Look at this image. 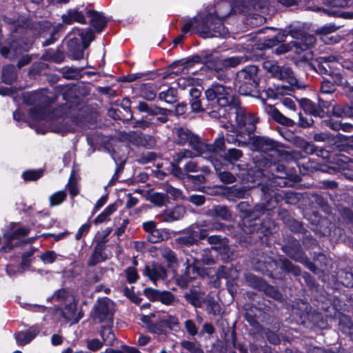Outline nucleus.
Segmentation results:
<instances>
[{
    "label": "nucleus",
    "mask_w": 353,
    "mask_h": 353,
    "mask_svg": "<svg viewBox=\"0 0 353 353\" xmlns=\"http://www.w3.org/2000/svg\"><path fill=\"white\" fill-rule=\"evenodd\" d=\"M205 94L210 103L209 105L212 108L216 105L219 107L217 111L213 110L210 113L212 117H224L228 119L232 128L234 123H236L239 128H244L249 134L254 131L256 119L254 115L247 114L240 105L232 88L221 84H213L205 90Z\"/></svg>",
    "instance_id": "f257e3e1"
},
{
    "label": "nucleus",
    "mask_w": 353,
    "mask_h": 353,
    "mask_svg": "<svg viewBox=\"0 0 353 353\" xmlns=\"http://www.w3.org/2000/svg\"><path fill=\"white\" fill-rule=\"evenodd\" d=\"M232 11L231 6L223 3L218 8L216 15L208 14L196 26V31L203 38L224 37L228 34V29L223 26V20Z\"/></svg>",
    "instance_id": "f03ea898"
},
{
    "label": "nucleus",
    "mask_w": 353,
    "mask_h": 353,
    "mask_svg": "<svg viewBox=\"0 0 353 353\" xmlns=\"http://www.w3.org/2000/svg\"><path fill=\"white\" fill-rule=\"evenodd\" d=\"M175 133L177 136L176 141L179 144L185 145L188 143L189 145L196 152V154L189 150H184L176 153L174 156V161L176 164L181 163L185 159H192L204 154L206 150L212 148L211 146H208L206 143L203 142L198 136L192 134L188 129L178 128H176Z\"/></svg>",
    "instance_id": "7ed1b4c3"
},
{
    "label": "nucleus",
    "mask_w": 353,
    "mask_h": 353,
    "mask_svg": "<svg viewBox=\"0 0 353 353\" xmlns=\"http://www.w3.org/2000/svg\"><path fill=\"white\" fill-rule=\"evenodd\" d=\"M24 100L27 103L34 105L30 110V117L33 121L39 122L54 117L50 113L48 99L42 92L27 93L24 95Z\"/></svg>",
    "instance_id": "20e7f679"
},
{
    "label": "nucleus",
    "mask_w": 353,
    "mask_h": 353,
    "mask_svg": "<svg viewBox=\"0 0 353 353\" xmlns=\"http://www.w3.org/2000/svg\"><path fill=\"white\" fill-rule=\"evenodd\" d=\"M290 36L294 39V41L290 43L292 47L286 45H281L276 50V53L278 54L285 53L290 50H293L296 54V59L299 61H307V56L309 54V45L307 43V37L300 29H293L290 32Z\"/></svg>",
    "instance_id": "39448f33"
},
{
    "label": "nucleus",
    "mask_w": 353,
    "mask_h": 353,
    "mask_svg": "<svg viewBox=\"0 0 353 353\" xmlns=\"http://www.w3.org/2000/svg\"><path fill=\"white\" fill-rule=\"evenodd\" d=\"M258 68L256 65H249L236 74L235 86L242 95L249 94L258 85Z\"/></svg>",
    "instance_id": "423d86ee"
},
{
    "label": "nucleus",
    "mask_w": 353,
    "mask_h": 353,
    "mask_svg": "<svg viewBox=\"0 0 353 353\" xmlns=\"http://www.w3.org/2000/svg\"><path fill=\"white\" fill-rule=\"evenodd\" d=\"M114 311V303L108 298L99 299L94 307V319L99 323L112 322Z\"/></svg>",
    "instance_id": "0eeeda50"
},
{
    "label": "nucleus",
    "mask_w": 353,
    "mask_h": 353,
    "mask_svg": "<svg viewBox=\"0 0 353 353\" xmlns=\"http://www.w3.org/2000/svg\"><path fill=\"white\" fill-rule=\"evenodd\" d=\"M329 158V152L322 148L317 147L310 143V172L321 171L326 172L327 166L325 165V159Z\"/></svg>",
    "instance_id": "6e6552de"
},
{
    "label": "nucleus",
    "mask_w": 353,
    "mask_h": 353,
    "mask_svg": "<svg viewBox=\"0 0 353 353\" xmlns=\"http://www.w3.org/2000/svg\"><path fill=\"white\" fill-rule=\"evenodd\" d=\"M264 68L269 71L273 77L276 79L286 80L291 85H296L298 88H301L294 78L292 70L288 67H281L276 63L266 61L263 64Z\"/></svg>",
    "instance_id": "1a4fd4ad"
},
{
    "label": "nucleus",
    "mask_w": 353,
    "mask_h": 353,
    "mask_svg": "<svg viewBox=\"0 0 353 353\" xmlns=\"http://www.w3.org/2000/svg\"><path fill=\"white\" fill-rule=\"evenodd\" d=\"M313 218L310 217V230L320 236H326L330 233L331 222L327 218L319 216L316 212H312Z\"/></svg>",
    "instance_id": "9d476101"
},
{
    "label": "nucleus",
    "mask_w": 353,
    "mask_h": 353,
    "mask_svg": "<svg viewBox=\"0 0 353 353\" xmlns=\"http://www.w3.org/2000/svg\"><path fill=\"white\" fill-rule=\"evenodd\" d=\"M332 102L323 96L318 97V104L310 102V114L314 117L323 118L324 116L328 115L330 111L328 108L331 106Z\"/></svg>",
    "instance_id": "9b49d317"
},
{
    "label": "nucleus",
    "mask_w": 353,
    "mask_h": 353,
    "mask_svg": "<svg viewBox=\"0 0 353 353\" xmlns=\"http://www.w3.org/2000/svg\"><path fill=\"white\" fill-rule=\"evenodd\" d=\"M143 274L154 283L158 281L164 280L167 277L166 270L158 263L145 266Z\"/></svg>",
    "instance_id": "f8f14e48"
},
{
    "label": "nucleus",
    "mask_w": 353,
    "mask_h": 353,
    "mask_svg": "<svg viewBox=\"0 0 353 353\" xmlns=\"http://www.w3.org/2000/svg\"><path fill=\"white\" fill-rule=\"evenodd\" d=\"M329 260L324 254L319 253L314 256L313 261L310 262V271L317 274L319 278L323 276L324 272L327 270Z\"/></svg>",
    "instance_id": "ddd939ff"
},
{
    "label": "nucleus",
    "mask_w": 353,
    "mask_h": 353,
    "mask_svg": "<svg viewBox=\"0 0 353 353\" xmlns=\"http://www.w3.org/2000/svg\"><path fill=\"white\" fill-rule=\"evenodd\" d=\"M77 305L74 302V299L72 301L68 302L64 304V306L61 308V314L63 317L68 322L71 323H77L82 317V315L76 313Z\"/></svg>",
    "instance_id": "4468645a"
},
{
    "label": "nucleus",
    "mask_w": 353,
    "mask_h": 353,
    "mask_svg": "<svg viewBox=\"0 0 353 353\" xmlns=\"http://www.w3.org/2000/svg\"><path fill=\"white\" fill-rule=\"evenodd\" d=\"M252 144L254 150L264 152L275 148V143L272 139L263 137H252Z\"/></svg>",
    "instance_id": "2eb2a0df"
},
{
    "label": "nucleus",
    "mask_w": 353,
    "mask_h": 353,
    "mask_svg": "<svg viewBox=\"0 0 353 353\" xmlns=\"http://www.w3.org/2000/svg\"><path fill=\"white\" fill-rule=\"evenodd\" d=\"M244 61L243 57H232L226 59H219L215 61L214 69L221 70L225 68H234Z\"/></svg>",
    "instance_id": "dca6fc26"
},
{
    "label": "nucleus",
    "mask_w": 353,
    "mask_h": 353,
    "mask_svg": "<svg viewBox=\"0 0 353 353\" xmlns=\"http://www.w3.org/2000/svg\"><path fill=\"white\" fill-rule=\"evenodd\" d=\"M185 210L181 206H176L168 210L159 215V219L164 222H172L180 219L184 214Z\"/></svg>",
    "instance_id": "f3484780"
},
{
    "label": "nucleus",
    "mask_w": 353,
    "mask_h": 353,
    "mask_svg": "<svg viewBox=\"0 0 353 353\" xmlns=\"http://www.w3.org/2000/svg\"><path fill=\"white\" fill-rule=\"evenodd\" d=\"M39 330L33 327L26 332H20L14 334L17 343L19 345H25L29 343L39 333Z\"/></svg>",
    "instance_id": "a211bd4d"
},
{
    "label": "nucleus",
    "mask_w": 353,
    "mask_h": 353,
    "mask_svg": "<svg viewBox=\"0 0 353 353\" xmlns=\"http://www.w3.org/2000/svg\"><path fill=\"white\" fill-rule=\"evenodd\" d=\"M63 22L65 24H72L74 22L85 23V19L83 13L77 9H70L62 15Z\"/></svg>",
    "instance_id": "6ab92c4d"
},
{
    "label": "nucleus",
    "mask_w": 353,
    "mask_h": 353,
    "mask_svg": "<svg viewBox=\"0 0 353 353\" xmlns=\"http://www.w3.org/2000/svg\"><path fill=\"white\" fill-rule=\"evenodd\" d=\"M335 26H324L320 29H317L315 32L320 35V39L326 44H332L338 41L336 37L330 36V34L336 30Z\"/></svg>",
    "instance_id": "aec40b11"
},
{
    "label": "nucleus",
    "mask_w": 353,
    "mask_h": 353,
    "mask_svg": "<svg viewBox=\"0 0 353 353\" xmlns=\"http://www.w3.org/2000/svg\"><path fill=\"white\" fill-rule=\"evenodd\" d=\"M265 0H245L243 8L239 9V12L245 14H252V10H261L265 7Z\"/></svg>",
    "instance_id": "412c9836"
},
{
    "label": "nucleus",
    "mask_w": 353,
    "mask_h": 353,
    "mask_svg": "<svg viewBox=\"0 0 353 353\" xmlns=\"http://www.w3.org/2000/svg\"><path fill=\"white\" fill-rule=\"evenodd\" d=\"M104 244L105 241H102L101 243L97 245L90 260L88 261L89 265H95L96 264L105 261L108 258L107 256H104L103 254V251L105 248Z\"/></svg>",
    "instance_id": "4be33fe9"
},
{
    "label": "nucleus",
    "mask_w": 353,
    "mask_h": 353,
    "mask_svg": "<svg viewBox=\"0 0 353 353\" xmlns=\"http://www.w3.org/2000/svg\"><path fill=\"white\" fill-rule=\"evenodd\" d=\"M310 10L314 12H320L327 15H332L346 19H353V12L330 10L317 6H310Z\"/></svg>",
    "instance_id": "5701e85b"
},
{
    "label": "nucleus",
    "mask_w": 353,
    "mask_h": 353,
    "mask_svg": "<svg viewBox=\"0 0 353 353\" xmlns=\"http://www.w3.org/2000/svg\"><path fill=\"white\" fill-rule=\"evenodd\" d=\"M73 299H74L72 295H71L70 293L65 289H61L56 291L52 296L48 298V301L57 302L61 304H65L68 302L71 303Z\"/></svg>",
    "instance_id": "b1692460"
},
{
    "label": "nucleus",
    "mask_w": 353,
    "mask_h": 353,
    "mask_svg": "<svg viewBox=\"0 0 353 353\" xmlns=\"http://www.w3.org/2000/svg\"><path fill=\"white\" fill-rule=\"evenodd\" d=\"M143 229L148 232V239L151 242L156 243L162 239L159 235V231L156 229V223L154 221H150L143 223Z\"/></svg>",
    "instance_id": "393cba45"
},
{
    "label": "nucleus",
    "mask_w": 353,
    "mask_h": 353,
    "mask_svg": "<svg viewBox=\"0 0 353 353\" xmlns=\"http://www.w3.org/2000/svg\"><path fill=\"white\" fill-rule=\"evenodd\" d=\"M90 24L98 32H101L106 26V20L102 14L92 12H90Z\"/></svg>",
    "instance_id": "a878e982"
},
{
    "label": "nucleus",
    "mask_w": 353,
    "mask_h": 353,
    "mask_svg": "<svg viewBox=\"0 0 353 353\" xmlns=\"http://www.w3.org/2000/svg\"><path fill=\"white\" fill-rule=\"evenodd\" d=\"M117 205L114 203L108 205L105 210L94 219V223L98 225L109 221V217L117 210Z\"/></svg>",
    "instance_id": "bb28decb"
},
{
    "label": "nucleus",
    "mask_w": 353,
    "mask_h": 353,
    "mask_svg": "<svg viewBox=\"0 0 353 353\" xmlns=\"http://www.w3.org/2000/svg\"><path fill=\"white\" fill-rule=\"evenodd\" d=\"M74 34H78L82 41L83 48L85 49L88 47L90 43L94 39L92 31L90 29L81 30V29H74Z\"/></svg>",
    "instance_id": "cd10ccee"
},
{
    "label": "nucleus",
    "mask_w": 353,
    "mask_h": 353,
    "mask_svg": "<svg viewBox=\"0 0 353 353\" xmlns=\"http://www.w3.org/2000/svg\"><path fill=\"white\" fill-rule=\"evenodd\" d=\"M353 105H334L332 114L336 117H350L352 115Z\"/></svg>",
    "instance_id": "c85d7f7f"
},
{
    "label": "nucleus",
    "mask_w": 353,
    "mask_h": 353,
    "mask_svg": "<svg viewBox=\"0 0 353 353\" xmlns=\"http://www.w3.org/2000/svg\"><path fill=\"white\" fill-rule=\"evenodd\" d=\"M16 78L17 74L13 65H7L3 68L2 79L4 83L10 84Z\"/></svg>",
    "instance_id": "c756f323"
},
{
    "label": "nucleus",
    "mask_w": 353,
    "mask_h": 353,
    "mask_svg": "<svg viewBox=\"0 0 353 353\" xmlns=\"http://www.w3.org/2000/svg\"><path fill=\"white\" fill-rule=\"evenodd\" d=\"M196 234L189 230L185 235L181 236L176 239V241L181 245L190 246L196 243Z\"/></svg>",
    "instance_id": "7c9ffc66"
},
{
    "label": "nucleus",
    "mask_w": 353,
    "mask_h": 353,
    "mask_svg": "<svg viewBox=\"0 0 353 353\" xmlns=\"http://www.w3.org/2000/svg\"><path fill=\"white\" fill-rule=\"evenodd\" d=\"M219 247H212L210 249H205L203 251L201 260L206 265L214 263V256L212 254V252H219Z\"/></svg>",
    "instance_id": "2f4dec72"
},
{
    "label": "nucleus",
    "mask_w": 353,
    "mask_h": 353,
    "mask_svg": "<svg viewBox=\"0 0 353 353\" xmlns=\"http://www.w3.org/2000/svg\"><path fill=\"white\" fill-rule=\"evenodd\" d=\"M43 173L42 169L29 170L23 172L22 177L26 181H36L42 176Z\"/></svg>",
    "instance_id": "473e14b6"
},
{
    "label": "nucleus",
    "mask_w": 353,
    "mask_h": 353,
    "mask_svg": "<svg viewBox=\"0 0 353 353\" xmlns=\"http://www.w3.org/2000/svg\"><path fill=\"white\" fill-rule=\"evenodd\" d=\"M330 80L335 85L342 87L345 89V87L348 86V81L343 78V75L339 72H330L329 73Z\"/></svg>",
    "instance_id": "72a5a7b5"
},
{
    "label": "nucleus",
    "mask_w": 353,
    "mask_h": 353,
    "mask_svg": "<svg viewBox=\"0 0 353 353\" xmlns=\"http://www.w3.org/2000/svg\"><path fill=\"white\" fill-rule=\"evenodd\" d=\"M181 345L185 350L190 352V353H204L201 349L200 344L196 342H192L189 341H182Z\"/></svg>",
    "instance_id": "f704fd0d"
},
{
    "label": "nucleus",
    "mask_w": 353,
    "mask_h": 353,
    "mask_svg": "<svg viewBox=\"0 0 353 353\" xmlns=\"http://www.w3.org/2000/svg\"><path fill=\"white\" fill-rule=\"evenodd\" d=\"M66 193L64 191H57L49 197L50 205L51 207L59 205L63 203L66 198Z\"/></svg>",
    "instance_id": "c9c22d12"
},
{
    "label": "nucleus",
    "mask_w": 353,
    "mask_h": 353,
    "mask_svg": "<svg viewBox=\"0 0 353 353\" xmlns=\"http://www.w3.org/2000/svg\"><path fill=\"white\" fill-rule=\"evenodd\" d=\"M176 91L174 88H170L166 91L161 92L159 94V99L168 103H172L175 101Z\"/></svg>",
    "instance_id": "e433bc0d"
},
{
    "label": "nucleus",
    "mask_w": 353,
    "mask_h": 353,
    "mask_svg": "<svg viewBox=\"0 0 353 353\" xmlns=\"http://www.w3.org/2000/svg\"><path fill=\"white\" fill-rule=\"evenodd\" d=\"M272 117L276 122L282 125L287 126H292L294 125V121L292 119L284 116L278 110L272 111Z\"/></svg>",
    "instance_id": "4c0bfd02"
},
{
    "label": "nucleus",
    "mask_w": 353,
    "mask_h": 353,
    "mask_svg": "<svg viewBox=\"0 0 353 353\" xmlns=\"http://www.w3.org/2000/svg\"><path fill=\"white\" fill-rule=\"evenodd\" d=\"M339 327L343 332L347 334L353 330V323L348 316L343 315L340 318Z\"/></svg>",
    "instance_id": "58836bf2"
},
{
    "label": "nucleus",
    "mask_w": 353,
    "mask_h": 353,
    "mask_svg": "<svg viewBox=\"0 0 353 353\" xmlns=\"http://www.w3.org/2000/svg\"><path fill=\"white\" fill-rule=\"evenodd\" d=\"M101 336L103 339V343L107 345H112L115 340L114 333L110 328L103 327L101 332Z\"/></svg>",
    "instance_id": "ea45409f"
},
{
    "label": "nucleus",
    "mask_w": 353,
    "mask_h": 353,
    "mask_svg": "<svg viewBox=\"0 0 353 353\" xmlns=\"http://www.w3.org/2000/svg\"><path fill=\"white\" fill-rule=\"evenodd\" d=\"M160 323L169 329L173 330L178 327L179 322L178 319L174 316H165L160 319Z\"/></svg>",
    "instance_id": "a19ab883"
},
{
    "label": "nucleus",
    "mask_w": 353,
    "mask_h": 353,
    "mask_svg": "<svg viewBox=\"0 0 353 353\" xmlns=\"http://www.w3.org/2000/svg\"><path fill=\"white\" fill-rule=\"evenodd\" d=\"M175 301L174 296L169 291H160L159 301L166 305H171Z\"/></svg>",
    "instance_id": "79ce46f5"
},
{
    "label": "nucleus",
    "mask_w": 353,
    "mask_h": 353,
    "mask_svg": "<svg viewBox=\"0 0 353 353\" xmlns=\"http://www.w3.org/2000/svg\"><path fill=\"white\" fill-rule=\"evenodd\" d=\"M29 230L26 228H19L12 232L5 234V236L8 240L12 241L13 239L27 236L29 234Z\"/></svg>",
    "instance_id": "37998d69"
},
{
    "label": "nucleus",
    "mask_w": 353,
    "mask_h": 353,
    "mask_svg": "<svg viewBox=\"0 0 353 353\" xmlns=\"http://www.w3.org/2000/svg\"><path fill=\"white\" fill-rule=\"evenodd\" d=\"M243 156L241 150L236 148L229 149L225 154V159L230 162L239 160Z\"/></svg>",
    "instance_id": "c03bdc74"
},
{
    "label": "nucleus",
    "mask_w": 353,
    "mask_h": 353,
    "mask_svg": "<svg viewBox=\"0 0 353 353\" xmlns=\"http://www.w3.org/2000/svg\"><path fill=\"white\" fill-rule=\"evenodd\" d=\"M284 251L294 260L301 262L303 261V254L299 247H296L294 250L289 248H285Z\"/></svg>",
    "instance_id": "a18cd8bd"
},
{
    "label": "nucleus",
    "mask_w": 353,
    "mask_h": 353,
    "mask_svg": "<svg viewBox=\"0 0 353 353\" xmlns=\"http://www.w3.org/2000/svg\"><path fill=\"white\" fill-rule=\"evenodd\" d=\"M321 94H331L335 91L334 83L330 79H325L321 83Z\"/></svg>",
    "instance_id": "49530a36"
},
{
    "label": "nucleus",
    "mask_w": 353,
    "mask_h": 353,
    "mask_svg": "<svg viewBox=\"0 0 353 353\" xmlns=\"http://www.w3.org/2000/svg\"><path fill=\"white\" fill-rule=\"evenodd\" d=\"M215 214L223 220H228L230 219L231 214L230 211L226 207L224 206H216L214 208Z\"/></svg>",
    "instance_id": "de8ad7c7"
},
{
    "label": "nucleus",
    "mask_w": 353,
    "mask_h": 353,
    "mask_svg": "<svg viewBox=\"0 0 353 353\" xmlns=\"http://www.w3.org/2000/svg\"><path fill=\"white\" fill-rule=\"evenodd\" d=\"M208 241L210 244H220L219 246L221 249H219V252L221 251H227L228 248L223 242L220 236L212 235L208 238Z\"/></svg>",
    "instance_id": "09e8293b"
},
{
    "label": "nucleus",
    "mask_w": 353,
    "mask_h": 353,
    "mask_svg": "<svg viewBox=\"0 0 353 353\" xmlns=\"http://www.w3.org/2000/svg\"><path fill=\"white\" fill-rule=\"evenodd\" d=\"M198 259H196L194 258L192 259H187L186 260V272L188 274H190V272L192 273H198L199 269H198Z\"/></svg>",
    "instance_id": "8fccbe9b"
},
{
    "label": "nucleus",
    "mask_w": 353,
    "mask_h": 353,
    "mask_svg": "<svg viewBox=\"0 0 353 353\" xmlns=\"http://www.w3.org/2000/svg\"><path fill=\"white\" fill-rule=\"evenodd\" d=\"M39 258L44 263H52L57 259V254L54 251H47L41 254Z\"/></svg>",
    "instance_id": "3c124183"
},
{
    "label": "nucleus",
    "mask_w": 353,
    "mask_h": 353,
    "mask_svg": "<svg viewBox=\"0 0 353 353\" xmlns=\"http://www.w3.org/2000/svg\"><path fill=\"white\" fill-rule=\"evenodd\" d=\"M126 279L128 283H134L139 279V275L137 270L134 268H128L125 270Z\"/></svg>",
    "instance_id": "603ef678"
},
{
    "label": "nucleus",
    "mask_w": 353,
    "mask_h": 353,
    "mask_svg": "<svg viewBox=\"0 0 353 353\" xmlns=\"http://www.w3.org/2000/svg\"><path fill=\"white\" fill-rule=\"evenodd\" d=\"M321 124L336 131L341 130L342 127L341 121H334L332 119L322 121Z\"/></svg>",
    "instance_id": "864d4df0"
},
{
    "label": "nucleus",
    "mask_w": 353,
    "mask_h": 353,
    "mask_svg": "<svg viewBox=\"0 0 353 353\" xmlns=\"http://www.w3.org/2000/svg\"><path fill=\"white\" fill-rule=\"evenodd\" d=\"M163 324L160 323V319L159 321L156 324H150L148 325V330L150 332L157 334H163L165 333V330L163 327Z\"/></svg>",
    "instance_id": "5fc2aeb1"
},
{
    "label": "nucleus",
    "mask_w": 353,
    "mask_h": 353,
    "mask_svg": "<svg viewBox=\"0 0 353 353\" xmlns=\"http://www.w3.org/2000/svg\"><path fill=\"white\" fill-rule=\"evenodd\" d=\"M310 203L319 207H323L326 205L325 199L321 195L316 193L310 194Z\"/></svg>",
    "instance_id": "6e6d98bb"
},
{
    "label": "nucleus",
    "mask_w": 353,
    "mask_h": 353,
    "mask_svg": "<svg viewBox=\"0 0 353 353\" xmlns=\"http://www.w3.org/2000/svg\"><path fill=\"white\" fill-rule=\"evenodd\" d=\"M208 146H211L212 148L205 151L207 152H216L218 150H222L224 148L223 138L218 139L214 141L213 145L206 144Z\"/></svg>",
    "instance_id": "4d7b16f0"
},
{
    "label": "nucleus",
    "mask_w": 353,
    "mask_h": 353,
    "mask_svg": "<svg viewBox=\"0 0 353 353\" xmlns=\"http://www.w3.org/2000/svg\"><path fill=\"white\" fill-rule=\"evenodd\" d=\"M325 4L335 8H343L348 5L350 0H323Z\"/></svg>",
    "instance_id": "13d9d810"
},
{
    "label": "nucleus",
    "mask_w": 353,
    "mask_h": 353,
    "mask_svg": "<svg viewBox=\"0 0 353 353\" xmlns=\"http://www.w3.org/2000/svg\"><path fill=\"white\" fill-rule=\"evenodd\" d=\"M144 293L149 300L152 301H159V296L160 294L159 290L152 288H147L145 290Z\"/></svg>",
    "instance_id": "bf43d9fd"
},
{
    "label": "nucleus",
    "mask_w": 353,
    "mask_h": 353,
    "mask_svg": "<svg viewBox=\"0 0 353 353\" xmlns=\"http://www.w3.org/2000/svg\"><path fill=\"white\" fill-rule=\"evenodd\" d=\"M103 343L97 339H90L87 341V347L92 351H97L101 349Z\"/></svg>",
    "instance_id": "052dcab7"
},
{
    "label": "nucleus",
    "mask_w": 353,
    "mask_h": 353,
    "mask_svg": "<svg viewBox=\"0 0 353 353\" xmlns=\"http://www.w3.org/2000/svg\"><path fill=\"white\" fill-rule=\"evenodd\" d=\"M219 178L221 181L225 183H232L235 181V176L229 172H219Z\"/></svg>",
    "instance_id": "680f3d73"
},
{
    "label": "nucleus",
    "mask_w": 353,
    "mask_h": 353,
    "mask_svg": "<svg viewBox=\"0 0 353 353\" xmlns=\"http://www.w3.org/2000/svg\"><path fill=\"white\" fill-rule=\"evenodd\" d=\"M342 218L348 223H353V211L348 208H343L340 210Z\"/></svg>",
    "instance_id": "e2e57ef3"
},
{
    "label": "nucleus",
    "mask_w": 353,
    "mask_h": 353,
    "mask_svg": "<svg viewBox=\"0 0 353 353\" xmlns=\"http://www.w3.org/2000/svg\"><path fill=\"white\" fill-rule=\"evenodd\" d=\"M90 227H91V224L90 223H85L84 224H83L80 228L78 230L77 234H76V239L79 240L80 239L81 237L84 236L85 235H86L90 229Z\"/></svg>",
    "instance_id": "0e129e2a"
},
{
    "label": "nucleus",
    "mask_w": 353,
    "mask_h": 353,
    "mask_svg": "<svg viewBox=\"0 0 353 353\" xmlns=\"http://www.w3.org/2000/svg\"><path fill=\"white\" fill-rule=\"evenodd\" d=\"M185 327L187 330V332L191 335V336H195L198 333V330L196 327L195 323L192 320H187L184 323Z\"/></svg>",
    "instance_id": "69168bd1"
},
{
    "label": "nucleus",
    "mask_w": 353,
    "mask_h": 353,
    "mask_svg": "<svg viewBox=\"0 0 353 353\" xmlns=\"http://www.w3.org/2000/svg\"><path fill=\"white\" fill-rule=\"evenodd\" d=\"M281 268L288 272H292L294 274H298L299 273V270L295 268L291 262L287 259L282 261Z\"/></svg>",
    "instance_id": "338daca9"
},
{
    "label": "nucleus",
    "mask_w": 353,
    "mask_h": 353,
    "mask_svg": "<svg viewBox=\"0 0 353 353\" xmlns=\"http://www.w3.org/2000/svg\"><path fill=\"white\" fill-rule=\"evenodd\" d=\"M184 170L187 172H196L199 171L198 163L193 161H188L184 165Z\"/></svg>",
    "instance_id": "774afa93"
}]
</instances>
